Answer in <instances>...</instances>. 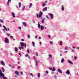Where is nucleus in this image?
Returning <instances> with one entry per match:
<instances>
[{
  "mask_svg": "<svg viewBox=\"0 0 79 79\" xmlns=\"http://www.w3.org/2000/svg\"><path fill=\"white\" fill-rule=\"evenodd\" d=\"M74 59L75 60H76L77 59V57H76V56H74Z\"/></svg>",
  "mask_w": 79,
  "mask_h": 79,
  "instance_id": "37",
  "label": "nucleus"
},
{
  "mask_svg": "<svg viewBox=\"0 0 79 79\" xmlns=\"http://www.w3.org/2000/svg\"><path fill=\"white\" fill-rule=\"evenodd\" d=\"M44 27L42 26H41V30H44Z\"/></svg>",
  "mask_w": 79,
  "mask_h": 79,
  "instance_id": "19",
  "label": "nucleus"
},
{
  "mask_svg": "<svg viewBox=\"0 0 79 79\" xmlns=\"http://www.w3.org/2000/svg\"><path fill=\"white\" fill-rule=\"evenodd\" d=\"M30 76L31 75V76H32V77H33V74H32V73H30Z\"/></svg>",
  "mask_w": 79,
  "mask_h": 79,
  "instance_id": "29",
  "label": "nucleus"
},
{
  "mask_svg": "<svg viewBox=\"0 0 79 79\" xmlns=\"http://www.w3.org/2000/svg\"><path fill=\"white\" fill-rule=\"evenodd\" d=\"M44 19H42V23H44Z\"/></svg>",
  "mask_w": 79,
  "mask_h": 79,
  "instance_id": "24",
  "label": "nucleus"
},
{
  "mask_svg": "<svg viewBox=\"0 0 79 79\" xmlns=\"http://www.w3.org/2000/svg\"><path fill=\"white\" fill-rule=\"evenodd\" d=\"M19 55H20V56H21V53H19Z\"/></svg>",
  "mask_w": 79,
  "mask_h": 79,
  "instance_id": "49",
  "label": "nucleus"
},
{
  "mask_svg": "<svg viewBox=\"0 0 79 79\" xmlns=\"http://www.w3.org/2000/svg\"><path fill=\"white\" fill-rule=\"evenodd\" d=\"M45 3H44L43 4V6H45Z\"/></svg>",
  "mask_w": 79,
  "mask_h": 79,
  "instance_id": "34",
  "label": "nucleus"
},
{
  "mask_svg": "<svg viewBox=\"0 0 79 79\" xmlns=\"http://www.w3.org/2000/svg\"><path fill=\"white\" fill-rule=\"evenodd\" d=\"M77 49H78V50H79V47H78L77 48Z\"/></svg>",
  "mask_w": 79,
  "mask_h": 79,
  "instance_id": "64",
  "label": "nucleus"
},
{
  "mask_svg": "<svg viewBox=\"0 0 79 79\" xmlns=\"http://www.w3.org/2000/svg\"><path fill=\"white\" fill-rule=\"evenodd\" d=\"M10 54L11 55H13V54H12V53L10 52Z\"/></svg>",
  "mask_w": 79,
  "mask_h": 79,
  "instance_id": "61",
  "label": "nucleus"
},
{
  "mask_svg": "<svg viewBox=\"0 0 79 79\" xmlns=\"http://www.w3.org/2000/svg\"><path fill=\"white\" fill-rule=\"evenodd\" d=\"M72 47H73V48H76V47H74L73 46Z\"/></svg>",
  "mask_w": 79,
  "mask_h": 79,
  "instance_id": "60",
  "label": "nucleus"
},
{
  "mask_svg": "<svg viewBox=\"0 0 79 79\" xmlns=\"http://www.w3.org/2000/svg\"><path fill=\"white\" fill-rule=\"evenodd\" d=\"M48 37L49 38H50L51 37L50 36V35H48Z\"/></svg>",
  "mask_w": 79,
  "mask_h": 79,
  "instance_id": "55",
  "label": "nucleus"
},
{
  "mask_svg": "<svg viewBox=\"0 0 79 79\" xmlns=\"http://www.w3.org/2000/svg\"><path fill=\"white\" fill-rule=\"evenodd\" d=\"M7 35L8 36H10V34H7Z\"/></svg>",
  "mask_w": 79,
  "mask_h": 79,
  "instance_id": "52",
  "label": "nucleus"
},
{
  "mask_svg": "<svg viewBox=\"0 0 79 79\" xmlns=\"http://www.w3.org/2000/svg\"><path fill=\"white\" fill-rule=\"evenodd\" d=\"M20 73L22 75H23V73L22 72H21Z\"/></svg>",
  "mask_w": 79,
  "mask_h": 79,
  "instance_id": "44",
  "label": "nucleus"
},
{
  "mask_svg": "<svg viewBox=\"0 0 79 79\" xmlns=\"http://www.w3.org/2000/svg\"><path fill=\"white\" fill-rule=\"evenodd\" d=\"M3 32H4V33H5V30L3 29Z\"/></svg>",
  "mask_w": 79,
  "mask_h": 79,
  "instance_id": "36",
  "label": "nucleus"
},
{
  "mask_svg": "<svg viewBox=\"0 0 79 79\" xmlns=\"http://www.w3.org/2000/svg\"><path fill=\"white\" fill-rule=\"evenodd\" d=\"M10 38H13V36H10Z\"/></svg>",
  "mask_w": 79,
  "mask_h": 79,
  "instance_id": "54",
  "label": "nucleus"
},
{
  "mask_svg": "<svg viewBox=\"0 0 79 79\" xmlns=\"http://www.w3.org/2000/svg\"><path fill=\"white\" fill-rule=\"evenodd\" d=\"M28 56V54H26V55H25V56L26 57H27V56Z\"/></svg>",
  "mask_w": 79,
  "mask_h": 79,
  "instance_id": "41",
  "label": "nucleus"
},
{
  "mask_svg": "<svg viewBox=\"0 0 79 79\" xmlns=\"http://www.w3.org/2000/svg\"><path fill=\"white\" fill-rule=\"evenodd\" d=\"M17 68H18V69H20V66H18V67H17Z\"/></svg>",
  "mask_w": 79,
  "mask_h": 79,
  "instance_id": "46",
  "label": "nucleus"
},
{
  "mask_svg": "<svg viewBox=\"0 0 79 79\" xmlns=\"http://www.w3.org/2000/svg\"><path fill=\"white\" fill-rule=\"evenodd\" d=\"M46 17H47V18H48V19H50V18L49 17H48V16L47 15Z\"/></svg>",
  "mask_w": 79,
  "mask_h": 79,
  "instance_id": "43",
  "label": "nucleus"
},
{
  "mask_svg": "<svg viewBox=\"0 0 79 79\" xmlns=\"http://www.w3.org/2000/svg\"><path fill=\"white\" fill-rule=\"evenodd\" d=\"M64 58H62L61 60V63H63V62H64Z\"/></svg>",
  "mask_w": 79,
  "mask_h": 79,
  "instance_id": "15",
  "label": "nucleus"
},
{
  "mask_svg": "<svg viewBox=\"0 0 79 79\" xmlns=\"http://www.w3.org/2000/svg\"><path fill=\"white\" fill-rule=\"evenodd\" d=\"M27 53H29L30 52H29V50L27 49Z\"/></svg>",
  "mask_w": 79,
  "mask_h": 79,
  "instance_id": "40",
  "label": "nucleus"
},
{
  "mask_svg": "<svg viewBox=\"0 0 79 79\" xmlns=\"http://www.w3.org/2000/svg\"><path fill=\"white\" fill-rule=\"evenodd\" d=\"M2 72H4V71H5V69L3 68V67H2Z\"/></svg>",
  "mask_w": 79,
  "mask_h": 79,
  "instance_id": "21",
  "label": "nucleus"
},
{
  "mask_svg": "<svg viewBox=\"0 0 79 79\" xmlns=\"http://www.w3.org/2000/svg\"><path fill=\"white\" fill-rule=\"evenodd\" d=\"M5 43H6V44H8L9 43V41H8V38H6L5 39Z\"/></svg>",
  "mask_w": 79,
  "mask_h": 79,
  "instance_id": "3",
  "label": "nucleus"
},
{
  "mask_svg": "<svg viewBox=\"0 0 79 79\" xmlns=\"http://www.w3.org/2000/svg\"><path fill=\"white\" fill-rule=\"evenodd\" d=\"M9 66H10V67H11V64H9Z\"/></svg>",
  "mask_w": 79,
  "mask_h": 79,
  "instance_id": "51",
  "label": "nucleus"
},
{
  "mask_svg": "<svg viewBox=\"0 0 79 79\" xmlns=\"http://www.w3.org/2000/svg\"><path fill=\"white\" fill-rule=\"evenodd\" d=\"M31 6H32V3H31L30 5L29 6V8H31Z\"/></svg>",
  "mask_w": 79,
  "mask_h": 79,
  "instance_id": "35",
  "label": "nucleus"
},
{
  "mask_svg": "<svg viewBox=\"0 0 79 79\" xmlns=\"http://www.w3.org/2000/svg\"><path fill=\"white\" fill-rule=\"evenodd\" d=\"M49 15L51 17V19H52L53 18V14H49Z\"/></svg>",
  "mask_w": 79,
  "mask_h": 79,
  "instance_id": "4",
  "label": "nucleus"
},
{
  "mask_svg": "<svg viewBox=\"0 0 79 79\" xmlns=\"http://www.w3.org/2000/svg\"><path fill=\"white\" fill-rule=\"evenodd\" d=\"M68 48V47H65V50H66Z\"/></svg>",
  "mask_w": 79,
  "mask_h": 79,
  "instance_id": "27",
  "label": "nucleus"
},
{
  "mask_svg": "<svg viewBox=\"0 0 79 79\" xmlns=\"http://www.w3.org/2000/svg\"><path fill=\"white\" fill-rule=\"evenodd\" d=\"M19 48L20 50H21V47H19Z\"/></svg>",
  "mask_w": 79,
  "mask_h": 79,
  "instance_id": "47",
  "label": "nucleus"
},
{
  "mask_svg": "<svg viewBox=\"0 0 79 79\" xmlns=\"http://www.w3.org/2000/svg\"><path fill=\"white\" fill-rule=\"evenodd\" d=\"M28 39H29V38H30V35H28Z\"/></svg>",
  "mask_w": 79,
  "mask_h": 79,
  "instance_id": "42",
  "label": "nucleus"
},
{
  "mask_svg": "<svg viewBox=\"0 0 79 79\" xmlns=\"http://www.w3.org/2000/svg\"><path fill=\"white\" fill-rule=\"evenodd\" d=\"M32 44H33V47H35V43L34 42H32Z\"/></svg>",
  "mask_w": 79,
  "mask_h": 79,
  "instance_id": "22",
  "label": "nucleus"
},
{
  "mask_svg": "<svg viewBox=\"0 0 79 79\" xmlns=\"http://www.w3.org/2000/svg\"><path fill=\"white\" fill-rule=\"evenodd\" d=\"M38 27L40 28V25L39 23V22H38Z\"/></svg>",
  "mask_w": 79,
  "mask_h": 79,
  "instance_id": "17",
  "label": "nucleus"
},
{
  "mask_svg": "<svg viewBox=\"0 0 79 79\" xmlns=\"http://www.w3.org/2000/svg\"><path fill=\"white\" fill-rule=\"evenodd\" d=\"M61 9L62 11H64V6L63 5L62 6Z\"/></svg>",
  "mask_w": 79,
  "mask_h": 79,
  "instance_id": "16",
  "label": "nucleus"
},
{
  "mask_svg": "<svg viewBox=\"0 0 79 79\" xmlns=\"http://www.w3.org/2000/svg\"><path fill=\"white\" fill-rule=\"evenodd\" d=\"M52 71H55V69L54 67H53Z\"/></svg>",
  "mask_w": 79,
  "mask_h": 79,
  "instance_id": "25",
  "label": "nucleus"
},
{
  "mask_svg": "<svg viewBox=\"0 0 79 79\" xmlns=\"http://www.w3.org/2000/svg\"><path fill=\"white\" fill-rule=\"evenodd\" d=\"M46 74H48V71L46 70Z\"/></svg>",
  "mask_w": 79,
  "mask_h": 79,
  "instance_id": "31",
  "label": "nucleus"
},
{
  "mask_svg": "<svg viewBox=\"0 0 79 79\" xmlns=\"http://www.w3.org/2000/svg\"><path fill=\"white\" fill-rule=\"evenodd\" d=\"M24 45H25V48H26V44L25 43Z\"/></svg>",
  "mask_w": 79,
  "mask_h": 79,
  "instance_id": "45",
  "label": "nucleus"
},
{
  "mask_svg": "<svg viewBox=\"0 0 79 79\" xmlns=\"http://www.w3.org/2000/svg\"><path fill=\"white\" fill-rule=\"evenodd\" d=\"M1 64L2 65V66H5V63L3 62V61H1Z\"/></svg>",
  "mask_w": 79,
  "mask_h": 79,
  "instance_id": "7",
  "label": "nucleus"
},
{
  "mask_svg": "<svg viewBox=\"0 0 79 79\" xmlns=\"http://www.w3.org/2000/svg\"><path fill=\"white\" fill-rule=\"evenodd\" d=\"M35 61H36V66H38V62H39V61H37V60H36Z\"/></svg>",
  "mask_w": 79,
  "mask_h": 79,
  "instance_id": "8",
  "label": "nucleus"
},
{
  "mask_svg": "<svg viewBox=\"0 0 79 79\" xmlns=\"http://www.w3.org/2000/svg\"><path fill=\"white\" fill-rule=\"evenodd\" d=\"M19 29L20 30H21V27H19Z\"/></svg>",
  "mask_w": 79,
  "mask_h": 79,
  "instance_id": "32",
  "label": "nucleus"
},
{
  "mask_svg": "<svg viewBox=\"0 0 79 79\" xmlns=\"http://www.w3.org/2000/svg\"><path fill=\"white\" fill-rule=\"evenodd\" d=\"M18 48H17V47H15V52H17V51H18Z\"/></svg>",
  "mask_w": 79,
  "mask_h": 79,
  "instance_id": "20",
  "label": "nucleus"
},
{
  "mask_svg": "<svg viewBox=\"0 0 79 79\" xmlns=\"http://www.w3.org/2000/svg\"><path fill=\"white\" fill-rule=\"evenodd\" d=\"M48 56H49L51 58H52V55L51 54L49 55Z\"/></svg>",
  "mask_w": 79,
  "mask_h": 79,
  "instance_id": "26",
  "label": "nucleus"
},
{
  "mask_svg": "<svg viewBox=\"0 0 79 79\" xmlns=\"http://www.w3.org/2000/svg\"><path fill=\"white\" fill-rule=\"evenodd\" d=\"M0 21L1 23H4V22L2 20L0 19Z\"/></svg>",
  "mask_w": 79,
  "mask_h": 79,
  "instance_id": "23",
  "label": "nucleus"
},
{
  "mask_svg": "<svg viewBox=\"0 0 79 79\" xmlns=\"http://www.w3.org/2000/svg\"><path fill=\"white\" fill-rule=\"evenodd\" d=\"M20 44L21 45V48L22 49H24V44L22 42H21L20 43Z\"/></svg>",
  "mask_w": 79,
  "mask_h": 79,
  "instance_id": "2",
  "label": "nucleus"
},
{
  "mask_svg": "<svg viewBox=\"0 0 79 79\" xmlns=\"http://www.w3.org/2000/svg\"><path fill=\"white\" fill-rule=\"evenodd\" d=\"M60 56H62V54H61V53L60 54Z\"/></svg>",
  "mask_w": 79,
  "mask_h": 79,
  "instance_id": "63",
  "label": "nucleus"
},
{
  "mask_svg": "<svg viewBox=\"0 0 79 79\" xmlns=\"http://www.w3.org/2000/svg\"><path fill=\"white\" fill-rule=\"evenodd\" d=\"M68 62L70 63V64H73V62H72L71 61L69 60H68Z\"/></svg>",
  "mask_w": 79,
  "mask_h": 79,
  "instance_id": "9",
  "label": "nucleus"
},
{
  "mask_svg": "<svg viewBox=\"0 0 79 79\" xmlns=\"http://www.w3.org/2000/svg\"><path fill=\"white\" fill-rule=\"evenodd\" d=\"M47 7H45V8H44L43 10V11H47Z\"/></svg>",
  "mask_w": 79,
  "mask_h": 79,
  "instance_id": "10",
  "label": "nucleus"
},
{
  "mask_svg": "<svg viewBox=\"0 0 79 79\" xmlns=\"http://www.w3.org/2000/svg\"><path fill=\"white\" fill-rule=\"evenodd\" d=\"M38 76L39 78L40 77V73H39Z\"/></svg>",
  "mask_w": 79,
  "mask_h": 79,
  "instance_id": "30",
  "label": "nucleus"
},
{
  "mask_svg": "<svg viewBox=\"0 0 79 79\" xmlns=\"http://www.w3.org/2000/svg\"><path fill=\"white\" fill-rule=\"evenodd\" d=\"M36 56H38V53L37 52H36Z\"/></svg>",
  "mask_w": 79,
  "mask_h": 79,
  "instance_id": "28",
  "label": "nucleus"
},
{
  "mask_svg": "<svg viewBox=\"0 0 79 79\" xmlns=\"http://www.w3.org/2000/svg\"><path fill=\"white\" fill-rule=\"evenodd\" d=\"M3 27L5 29V30H6V31H8V30H7L6 27H5V26H3Z\"/></svg>",
  "mask_w": 79,
  "mask_h": 79,
  "instance_id": "14",
  "label": "nucleus"
},
{
  "mask_svg": "<svg viewBox=\"0 0 79 79\" xmlns=\"http://www.w3.org/2000/svg\"><path fill=\"white\" fill-rule=\"evenodd\" d=\"M33 23H34L35 24V21L34 20H33Z\"/></svg>",
  "mask_w": 79,
  "mask_h": 79,
  "instance_id": "53",
  "label": "nucleus"
},
{
  "mask_svg": "<svg viewBox=\"0 0 79 79\" xmlns=\"http://www.w3.org/2000/svg\"><path fill=\"white\" fill-rule=\"evenodd\" d=\"M24 9H25V6H23V10H24Z\"/></svg>",
  "mask_w": 79,
  "mask_h": 79,
  "instance_id": "48",
  "label": "nucleus"
},
{
  "mask_svg": "<svg viewBox=\"0 0 79 79\" xmlns=\"http://www.w3.org/2000/svg\"><path fill=\"white\" fill-rule=\"evenodd\" d=\"M49 69L51 71H52V68H49Z\"/></svg>",
  "mask_w": 79,
  "mask_h": 79,
  "instance_id": "50",
  "label": "nucleus"
},
{
  "mask_svg": "<svg viewBox=\"0 0 79 79\" xmlns=\"http://www.w3.org/2000/svg\"><path fill=\"white\" fill-rule=\"evenodd\" d=\"M15 74H16V75H17V76H19V73H18V71H15Z\"/></svg>",
  "mask_w": 79,
  "mask_h": 79,
  "instance_id": "11",
  "label": "nucleus"
},
{
  "mask_svg": "<svg viewBox=\"0 0 79 79\" xmlns=\"http://www.w3.org/2000/svg\"><path fill=\"white\" fill-rule=\"evenodd\" d=\"M42 15V11H40V13L39 15H38V14H37V18H40L41 17V16Z\"/></svg>",
  "mask_w": 79,
  "mask_h": 79,
  "instance_id": "1",
  "label": "nucleus"
},
{
  "mask_svg": "<svg viewBox=\"0 0 79 79\" xmlns=\"http://www.w3.org/2000/svg\"><path fill=\"white\" fill-rule=\"evenodd\" d=\"M23 24L24 26V27H27V26H26V23L25 22H23Z\"/></svg>",
  "mask_w": 79,
  "mask_h": 79,
  "instance_id": "5",
  "label": "nucleus"
},
{
  "mask_svg": "<svg viewBox=\"0 0 79 79\" xmlns=\"http://www.w3.org/2000/svg\"><path fill=\"white\" fill-rule=\"evenodd\" d=\"M50 44H53V42H50Z\"/></svg>",
  "mask_w": 79,
  "mask_h": 79,
  "instance_id": "56",
  "label": "nucleus"
},
{
  "mask_svg": "<svg viewBox=\"0 0 79 79\" xmlns=\"http://www.w3.org/2000/svg\"><path fill=\"white\" fill-rule=\"evenodd\" d=\"M28 58H29V60H31V57L29 56H28Z\"/></svg>",
  "mask_w": 79,
  "mask_h": 79,
  "instance_id": "38",
  "label": "nucleus"
},
{
  "mask_svg": "<svg viewBox=\"0 0 79 79\" xmlns=\"http://www.w3.org/2000/svg\"><path fill=\"white\" fill-rule=\"evenodd\" d=\"M7 6H9V2L8 1L7 2Z\"/></svg>",
  "mask_w": 79,
  "mask_h": 79,
  "instance_id": "33",
  "label": "nucleus"
},
{
  "mask_svg": "<svg viewBox=\"0 0 79 79\" xmlns=\"http://www.w3.org/2000/svg\"><path fill=\"white\" fill-rule=\"evenodd\" d=\"M60 45H61V46H62V43L61 42L60 44Z\"/></svg>",
  "mask_w": 79,
  "mask_h": 79,
  "instance_id": "39",
  "label": "nucleus"
},
{
  "mask_svg": "<svg viewBox=\"0 0 79 79\" xmlns=\"http://www.w3.org/2000/svg\"><path fill=\"white\" fill-rule=\"evenodd\" d=\"M21 3L19 2V8H20V7H21Z\"/></svg>",
  "mask_w": 79,
  "mask_h": 79,
  "instance_id": "18",
  "label": "nucleus"
},
{
  "mask_svg": "<svg viewBox=\"0 0 79 79\" xmlns=\"http://www.w3.org/2000/svg\"><path fill=\"white\" fill-rule=\"evenodd\" d=\"M58 71L59 73H61V74H62V71L60 69H58Z\"/></svg>",
  "mask_w": 79,
  "mask_h": 79,
  "instance_id": "6",
  "label": "nucleus"
},
{
  "mask_svg": "<svg viewBox=\"0 0 79 79\" xmlns=\"http://www.w3.org/2000/svg\"><path fill=\"white\" fill-rule=\"evenodd\" d=\"M15 13H14V12H13L12 13V15L13 18H15Z\"/></svg>",
  "mask_w": 79,
  "mask_h": 79,
  "instance_id": "13",
  "label": "nucleus"
},
{
  "mask_svg": "<svg viewBox=\"0 0 79 79\" xmlns=\"http://www.w3.org/2000/svg\"><path fill=\"white\" fill-rule=\"evenodd\" d=\"M11 0H8V2H11Z\"/></svg>",
  "mask_w": 79,
  "mask_h": 79,
  "instance_id": "58",
  "label": "nucleus"
},
{
  "mask_svg": "<svg viewBox=\"0 0 79 79\" xmlns=\"http://www.w3.org/2000/svg\"><path fill=\"white\" fill-rule=\"evenodd\" d=\"M21 40H22V41H24V39H22Z\"/></svg>",
  "mask_w": 79,
  "mask_h": 79,
  "instance_id": "62",
  "label": "nucleus"
},
{
  "mask_svg": "<svg viewBox=\"0 0 79 79\" xmlns=\"http://www.w3.org/2000/svg\"><path fill=\"white\" fill-rule=\"evenodd\" d=\"M14 67H15L14 66H12V68L14 69Z\"/></svg>",
  "mask_w": 79,
  "mask_h": 79,
  "instance_id": "57",
  "label": "nucleus"
},
{
  "mask_svg": "<svg viewBox=\"0 0 79 79\" xmlns=\"http://www.w3.org/2000/svg\"><path fill=\"white\" fill-rule=\"evenodd\" d=\"M66 73L67 74H68V75H69V74H70V73H69V70L67 71Z\"/></svg>",
  "mask_w": 79,
  "mask_h": 79,
  "instance_id": "12",
  "label": "nucleus"
},
{
  "mask_svg": "<svg viewBox=\"0 0 79 79\" xmlns=\"http://www.w3.org/2000/svg\"><path fill=\"white\" fill-rule=\"evenodd\" d=\"M40 45H42V42H40Z\"/></svg>",
  "mask_w": 79,
  "mask_h": 79,
  "instance_id": "59",
  "label": "nucleus"
}]
</instances>
